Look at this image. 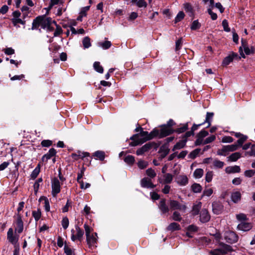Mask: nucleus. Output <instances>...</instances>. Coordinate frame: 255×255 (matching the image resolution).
I'll use <instances>...</instances> for the list:
<instances>
[{
  "mask_svg": "<svg viewBox=\"0 0 255 255\" xmlns=\"http://www.w3.org/2000/svg\"><path fill=\"white\" fill-rule=\"evenodd\" d=\"M188 129V124L184 125L182 127L177 128L174 131L179 133L185 131Z\"/></svg>",
  "mask_w": 255,
  "mask_h": 255,
  "instance_id": "56",
  "label": "nucleus"
},
{
  "mask_svg": "<svg viewBox=\"0 0 255 255\" xmlns=\"http://www.w3.org/2000/svg\"><path fill=\"white\" fill-rule=\"evenodd\" d=\"M233 138L230 136H225L222 139V142L223 143H231L233 141Z\"/></svg>",
  "mask_w": 255,
  "mask_h": 255,
  "instance_id": "58",
  "label": "nucleus"
},
{
  "mask_svg": "<svg viewBox=\"0 0 255 255\" xmlns=\"http://www.w3.org/2000/svg\"><path fill=\"white\" fill-rule=\"evenodd\" d=\"M69 222L68 218L67 217H65L62 219L61 224L62 226V227L64 229H66L69 226Z\"/></svg>",
  "mask_w": 255,
  "mask_h": 255,
  "instance_id": "51",
  "label": "nucleus"
},
{
  "mask_svg": "<svg viewBox=\"0 0 255 255\" xmlns=\"http://www.w3.org/2000/svg\"><path fill=\"white\" fill-rule=\"evenodd\" d=\"M84 48H88L91 46L90 39L89 37H85L82 41Z\"/></svg>",
  "mask_w": 255,
  "mask_h": 255,
  "instance_id": "39",
  "label": "nucleus"
},
{
  "mask_svg": "<svg viewBox=\"0 0 255 255\" xmlns=\"http://www.w3.org/2000/svg\"><path fill=\"white\" fill-rule=\"evenodd\" d=\"M11 21L14 26H17V24L18 23L21 24L22 25H24L25 23V21L22 20L20 18H12Z\"/></svg>",
  "mask_w": 255,
  "mask_h": 255,
  "instance_id": "42",
  "label": "nucleus"
},
{
  "mask_svg": "<svg viewBox=\"0 0 255 255\" xmlns=\"http://www.w3.org/2000/svg\"><path fill=\"white\" fill-rule=\"evenodd\" d=\"M224 239L230 244L236 243L239 239L238 236L233 231H228L224 233Z\"/></svg>",
  "mask_w": 255,
  "mask_h": 255,
  "instance_id": "6",
  "label": "nucleus"
},
{
  "mask_svg": "<svg viewBox=\"0 0 255 255\" xmlns=\"http://www.w3.org/2000/svg\"><path fill=\"white\" fill-rule=\"evenodd\" d=\"M140 184L141 187L146 188H153L155 186L152 183L151 179L148 177L142 178L140 181Z\"/></svg>",
  "mask_w": 255,
  "mask_h": 255,
  "instance_id": "12",
  "label": "nucleus"
},
{
  "mask_svg": "<svg viewBox=\"0 0 255 255\" xmlns=\"http://www.w3.org/2000/svg\"><path fill=\"white\" fill-rule=\"evenodd\" d=\"M226 172L228 173H239L241 169L240 166L235 165L234 166H229L226 168Z\"/></svg>",
  "mask_w": 255,
  "mask_h": 255,
  "instance_id": "22",
  "label": "nucleus"
},
{
  "mask_svg": "<svg viewBox=\"0 0 255 255\" xmlns=\"http://www.w3.org/2000/svg\"><path fill=\"white\" fill-rule=\"evenodd\" d=\"M185 14L184 12L182 11H179L176 16L175 18V23H177L180 21H181L182 19H183L184 17Z\"/></svg>",
  "mask_w": 255,
  "mask_h": 255,
  "instance_id": "46",
  "label": "nucleus"
},
{
  "mask_svg": "<svg viewBox=\"0 0 255 255\" xmlns=\"http://www.w3.org/2000/svg\"><path fill=\"white\" fill-rule=\"evenodd\" d=\"M247 136L242 134L237 141V144L240 146H242L243 143L247 139Z\"/></svg>",
  "mask_w": 255,
  "mask_h": 255,
  "instance_id": "50",
  "label": "nucleus"
},
{
  "mask_svg": "<svg viewBox=\"0 0 255 255\" xmlns=\"http://www.w3.org/2000/svg\"><path fill=\"white\" fill-rule=\"evenodd\" d=\"M215 139H216V136L214 135H212L208 137L204 140V141L203 142V144H206L211 143V142H213V141H214L215 140Z\"/></svg>",
  "mask_w": 255,
  "mask_h": 255,
  "instance_id": "54",
  "label": "nucleus"
},
{
  "mask_svg": "<svg viewBox=\"0 0 255 255\" xmlns=\"http://www.w3.org/2000/svg\"><path fill=\"white\" fill-rule=\"evenodd\" d=\"M32 214V216L34 217L36 221H37L40 219L41 216V213L39 209L36 211H33Z\"/></svg>",
  "mask_w": 255,
  "mask_h": 255,
  "instance_id": "45",
  "label": "nucleus"
},
{
  "mask_svg": "<svg viewBox=\"0 0 255 255\" xmlns=\"http://www.w3.org/2000/svg\"><path fill=\"white\" fill-rule=\"evenodd\" d=\"M124 161L127 164L132 165L134 162L135 160L133 156L129 155L125 158Z\"/></svg>",
  "mask_w": 255,
  "mask_h": 255,
  "instance_id": "43",
  "label": "nucleus"
},
{
  "mask_svg": "<svg viewBox=\"0 0 255 255\" xmlns=\"http://www.w3.org/2000/svg\"><path fill=\"white\" fill-rule=\"evenodd\" d=\"M231 199L234 203L239 202L241 199V193L239 191H233L231 194Z\"/></svg>",
  "mask_w": 255,
  "mask_h": 255,
  "instance_id": "21",
  "label": "nucleus"
},
{
  "mask_svg": "<svg viewBox=\"0 0 255 255\" xmlns=\"http://www.w3.org/2000/svg\"><path fill=\"white\" fill-rule=\"evenodd\" d=\"M94 69L100 73H103L104 69L103 67L100 65L99 62H95L93 65Z\"/></svg>",
  "mask_w": 255,
  "mask_h": 255,
  "instance_id": "37",
  "label": "nucleus"
},
{
  "mask_svg": "<svg viewBox=\"0 0 255 255\" xmlns=\"http://www.w3.org/2000/svg\"><path fill=\"white\" fill-rule=\"evenodd\" d=\"M87 244L90 248L96 247V244L97 241V234L93 233L92 235L86 237Z\"/></svg>",
  "mask_w": 255,
  "mask_h": 255,
  "instance_id": "9",
  "label": "nucleus"
},
{
  "mask_svg": "<svg viewBox=\"0 0 255 255\" xmlns=\"http://www.w3.org/2000/svg\"><path fill=\"white\" fill-rule=\"evenodd\" d=\"M214 116L213 113L207 112L206 114V119L205 121L203 123V124L207 123H208V126L207 128L209 127L211 125V122L212 121L213 118Z\"/></svg>",
  "mask_w": 255,
  "mask_h": 255,
  "instance_id": "25",
  "label": "nucleus"
},
{
  "mask_svg": "<svg viewBox=\"0 0 255 255\" xmlns=\"http://www.w3.org/2000/svg\"><path fill=\"white\" fill-rule=\"evenodd\" d=\"M253 226L251 223L242 222L237 226V229L239 230L244 232H247L250 230Z\"/></svg>",
  "mask_w": 255,
  "mask_h": 255,
  "instance_id": "14",
  "label": "nucleus"
},
{
  "mask_svg": "<svg viewBox=\"0 0 255 255\" xmlns=\"http://www.w3.org/2000/svg\"><path fill=\"white\" fill-rule=\"evenodd\" d=\"M84 229H85V233H86V237H87V236H88L89 235H92V233H91V232H92L93 229L90 227H89L86 224H85L84 225Z\"/></svg>",
  "mask_w": 255,
  "mask_h": 255,
  "instance_id": "53",
  "label": "nucleus"
},
{
  "mask_svg": "<svg viewBox=\"0 0 255 255\" xmlns=\"http://www.w3.org/2000/svg\"><path fill=\"white\" fill-rule=\"evenodd\" d=\"M40 25H41V17H37L33 20L31 29L32 30L36 29Z\"/></svg>",
  "mask_w": 255,
  "mask_h": 255,
  "instance_id": "29",
  "label": "nucleus"
},
{
  "mask_svg": "<svg viewBox=\"0 0 255 255\" xmlns=\"http://www.w3.org/2000/svg\"><path fill=\"white\" fill-rule=\"evenodd\" d=\"M40 172V166L39 165H38L33 170L31 174V177L33 179H35Z\"/></svg>",
  "mask_w": 255,
  "mask_h": 255,
  "instance_id": "44",
  "label": "nucleus"
},
{
  "mask_svg": "<svg viewBox=\"0 0 255 255\" xmlns=\"http://www.w3.org/2000/svg\"><path fill=\"white\" fill-rule=\"evenodd\" d=\"M202 207V203L201 202H196L193 206L192 210V214L194 216L198 215L199 211Z\"/></svg>",
  "mask_w": 255,
  "mask_h": 255,
  "instance_id": "19",
  "label": "nucleus"
},
{
  "mask_svg": "<svg viewBox=\"0 0 255 255\" xmlns=\"http://www.w3.org/2000/svg\"><path fill=\"white\" fill-rule=\"evenodd\" d=\"M175 181L179 185L184 186L188 184V179L186 175L181 174L176 177Z\"/></svg>",
  "mask_w": 255,
  "mask_h": 255,
  "instance_id": "10",
  "label": "nucleus"
},
{
  "mask_svg": "<svg viewBox=\"0 0 255 255\" xmlns=\"http://www.w3.org/2000/svg\"><path fill=\"white\" fill-rule=\"evenodd\" d=\"M222 26L224 28V30L226 32L230 31V28L229 27L228 21L226 19H224L222 21Z\"/></svg>",
  "mask_w": 255,
  "mask_h": 255,
  "instance_id": "59",
  "label": "nucleus"
},
{
  "mask_svg": "<svg viewBox=\"0 0 255 255\" xmlns=\"http://www.w3.org/2000/svg\"><path fill=\"white\" fill-rule=\"evenodd\" d=\"M200 26V23L198 22V20H196L192 22L191 25V29L193 30H197L199 29Z\"/></svg>",
  "mask_w": 255,
  "mask_h": 255,
  "instance_id": "48",
  "label": "nucleus"
},
{
  "mask_svg": "<svg viewBox=\"0 0 255 255\" xmlns=\"http://www.w3.org/2000/svg\"><path fill=\"white\" fill-rule=\"evenodd\" d=\"M187 139H184L178 142L173 147V151H175L177 149H180L183 148L186 143Z\"/></svg>",
  "mask_w": 255,
  "mask_h": 255,
  "instance_id": "23",
  "label": "nucleus"
},
{
  "mask_svg": "<svg viewBox=\"0 0 255 255\" xmlns=\"http://www.w3.org/2000/svg\"><path fill=\"white\" fill-rule=\"evenodd\" d=\"M64 253L66 255H74L73 250L67 245L64 246Z\"/></svg>",
  "mask_w": 255,
  "mask_h": 255,
  "instance_id": "52",
  "label": "nucleus"
},
{
  "mask_svg": "<svg viewBox=\"0 0 255 255\" xmlns=\"http://www.w3.org/2000/svg\"><path fill=\"white\" fill-rule=\"evenodd\" d=\"M94 156L96 157L97 159L103 161L105 159V154L104 151L98 150L94 153Z\"/></svg>",
  "mask_w": 255,
  "mask_h": 255,
  "instance_id": "32",
  "label": "nucleus"
},
{
  "mask_svg": "<svg viewBox=\"0 0 255 255\" xmlns=\"http://www.w3.org/2000/svg\"><path fill=\"white\" fill-rule=\"evenodd\" d=\"M146 174L150 178H154L156 176V173L152 168H148L146 170Z\"/></svg>",
  "mask_w": 255,
  "mask_h": 255,
  "instance_id": "36",
  "label": "nucleus"
},
{
  "mask_svg": "<svg viewBox=\"0 0 255 255\" xmlns=\"http://www.w3.org/2000/svg\"><path fill=\"white\" fill-rule=\"evenodd\" d=\"M174 131V130L172 129L171 128H169L165 125L159 130V133L156 136H158L159 138H162L170 135Z\"/></svg>",
  "mask_w": 255,
  "mask_h": 255,
  "instance_id": "8",
  "label": "nucleus"
},
{
  "mask_svg": "<svg viewBox=\"0 0 255 255\" xmlns=\"http://www.w3.org/2000/svg\"><path fill=\"white\" fill-rule=\"evenodd\" d=\"M98 45L103 49H108L111 46L112 43L110 41H105L104 42H99Z\"/></svg>",
  "mask_w": 255,
  "mask_h": 255,
  "instance_id": "31",
  "label": "nucleus"
},
{
  "mask_svg": "<svg viewBox=\"0 0 255 255\" xmlns=\"http://www.w3.org/2000/svg\"><path fill=\"white\" fill-rule=\"evenodd\" d=\"M198 228L194 225H191L187 227L188 232L186 233V235L188 237H191L190 235V232H195L197 231Z\"/></svg>",
  "mask_w": 255,
  "mask_h": 255,
  "instance_id": "40",
  "label": "nucleus"
},
{
  "mask_svg": "<svg viewBox=\"0 0 255 255\" xmlns=\"http://www.w3.org/2000/svg\"><path fill=\"white\" fill-rule=\"evenodd\" d=\"M56 153V151L54 148H51L49 149L48 153L44 154L42 157V160L43 162H47L52 156H54Z\"/></svg>",
  "mask_w": 255,
  "mask_h": 255,
  "instance_id": "16",
  "label": "nucleus"
},
{
  "mask_svg": "<svg viewBox=\"0 0 255 255\" xmlns=\"http://www.w3.org/2000/svg\"><path fill=\"white\" fill-rule=\"evenodd\" d=\"M241 156V154L240 152H235L232 153L231 155H230L228 158V160L230 161H236L238 159H239Z\"/></svg>",
  "mask_w": 255,
  "mask_h": 255,
  "instance_id": "28",
  "label": "nucleus"
},
{
  "mask_svg": "<svg viewBox=\"0 0 255 255\" xmlns=\"http://www.w3.org/2000/svg\"><path fill=\"white\" fill-rule=\"evenodd\" d=\"M237 56V54L233 53L232 54L226 57L223 60L222 65L225 66L228 65L231 62L233 61L234 58Z\"/></svg>",
  "mask_w": 255,
  "mask_h": 255,
  "instance_id": "17",
  "label": "nucleus"
},
{
  "mask_svg": "<svg viewBox=\"0 0 255 255\" xmlns=\"http://www.w3.org/2000/svg\"><path fill=\"white\" fill-rule=\"evenodd\" d=\"M173 176L170 173H166L163 175V180L165 183H170L173 180Z\"/></svg>",
  "mask_w": 255,
  "mask_h": 255,
  "instance_id": "34",
  "label": "nucleus"
},
{
  "mask_svg": "<svg viewBox=\"0 0 255 255\" xmlns=\"http://www.w3.org/2000/svg\"><path fill=\"white\" fill-rule=\"evenodd\" d=\"M204 173V171L201 168L196 169L193 173V176L196 178H200L202 177Z\"/></svg>",
  "mask_w": 255,
  "mask_h": 255,
  "instance_id": "35",
  "label": "nucleus"
},
{
  "mask_svg": "<svg viewBox=\"0 0 255 255\" xmlns=\"http://www.w3.org/2000/svg\"><path fill=\"white\" fill-rule=\"evenodd\" d=\"M183 8L185 11L188 13L190 16L194 15V10L192 5L189 2H185L183 4Z\"/></svg>",
  "mask_w": 255,
  "mask_h": 255,
  "instance_id": "18",
  "label": "nucleus"
},
{
  "mask_svg": "<svg viewBox=\"0 0 255 255\" xmlns=\"http://www.w3.org/2000/svg\"><path fill=\"white\" fill-rule=\"evenodd\" d=\"M236 218L238 221H241V222H244L248 219L246 215L244 213L237 214L236 215Z\"/></svg>",
  "mask_w": 255,
  "mask_h": 255,
  "instance_id": "47",
  "label": "nucleus"
},
{
  "mask_svg": "<svg viewBox=\"0 0 255 255\" xmlns=\"http://www.w3.org/2000/svg\"><path fill=\"white\" fill-rule=\"evenodd\" d=\"M243 46L244 49V51L247 55H250L254 53L255 48L254 46H251L249 47L247 44H243Z\"/></svg>",
  "mask_w": 255,
  "mask_h": 255,
  "instance_id": "26",
  "label": "nucleus"
},
{
  "mask_svg": "<svg viewBox=\"0 0 255 255\" xmlns=\"http://www.w3.org/2000/svg\"><path fill=\"white\" fill-rule=\"evenodd\" d=\"M89 155L90 154L88 152H84L78 151L77 152L73 153L71 154V156L74 160H78L81 158H83L87 156H89Z\"/></svg>",
  "mask_w": 255,
  "mask_h": 255,
  "instance_id": "15",
  "label": "nucleus"
},
{
  "mask_svg": "<svg viewBox=\"0 0 255 255\" xmlns=\"http://www.w3.org/2000/svg\"><path fill=\"white\" fill-rule=\"evenodd\" d=\"M51 19L50 18H47L43 19L41 17V26L43 28H45L46 26H49L51 24Z\"/></svg>",
  "mask_w": 255,
  "mask_h": 255,
  "instance_id": "33",
  "label": "nucleus"
},
{
  "mask_svg": "<svg viewBox=\"0 0 255 255\" xmlns=\"http://www.w3.org/2000/svg\"><path fill=\"white\" fill-rule=\"evenodd\" d=\"M19 239V235L16 233L13 234V230L10 228L8 229L7 233V239L9 243L12 245H15L18 242Z\"/></svg>",
  "mask_w": 255,
  "mask_h": 255,
  "instance_id": "7",
  "label": "nucleus"
},
{
  "mask_svg": "<svg viewBox=\"0 0 255 255\" xmlns=\"http://www.w3.org/2000/svg\"><path fill=\"white\" fill-rule=\"evenodd\" d=\"M170 209L172 210H179L185 212L187 209V206L184 203H181L175 200H170L169 202Z\"/></svg>",
  "mask_w": 255,
  "mask_h": 255,
  "instance_id": "2",
  "label": "nucleus"
},
{
  "mask_svg": "<svg viewBox=\"0 0 255 255\" xmlns=\"http://www.w3.org/2000/svg\"><path fill=\"white\" fill-rule=\"evenodd\" d=\"M255 146L253 145L251 147V150L246 152V155H249L251 156H255Z\"/></svg>",
  "mask_w": 255,
  "mask_h": 255,
  "instance_id": "61",
  "label": "nucleus"
},
{
  "mask_svg": "<svg viewBox=\"0 0 255 255\" xmlns=\"http://www.w3.org/2000/svg\"><path fill=\"white\" fill-rule=\"evenodd\" d=\"M220 249L222 255L228 254L233 251L231 246L225 244H223L220 248Z\"/></svg>",
  "mask_w": 255,
  "mask_h": 255,
  "instance_id": "20",
  "label": "nucleus"
},
{
  "mask_svg": "<svg viewBox=\"0 0 255 255\" xmlns=\"http://www.w3.org/2000/svg\"><path fill=\"white\" fill-rule=\"evenodd\" d=\"M14 217L15 218V221L13 224L16 226L14 229L15 233L20 234L22 232L24 228L21 216L20 214L17 213Z\"/></svg>",
  "mask_w": 255,
  "mask_h": 255,
  "instance_id": "5",
  "label": "nucleus"
},
{
  "mask_svg": "<svg viewBox=\"0 0 255 255\" xmlns=\"http://www.w3.org/2000/svg\"><path fill=\"white\" fill-rule=\"evenodd\" d=\"M192 189L194 193H200L202 191V187L199 184L194 183L192 185Z\"/></svg>",
  "mask_w": 255,
  "mask_h": 255,
  "instance_id": "41",
  "label": "nucleus"
},
{
  "mask_svg": "<svg viewBox=\"0 0 255 255\" xmlns=\"http://www.w3.org/2000/svg\"><path fill=\"white\" fill-rule=\"evenodd\" d=\"M136 5L138 7H146L147 4L144 0H139L136 2Z\"/></svg>",
  "mask_w": 255,
  "mask_h": 255,
  "instance_id": "64",
  "label": "nucleus"
},
{
  "mask_svg": "<svg viewBox=\"0 0 255 255\" xmlns=\"http://www.w3.org/2000/svg\"><path fill=\"white\" fill-rule=\"evenodd\" d=\"M200 151V149H196L192 151L190 154H189V157L191 158L194 159L195 158L199 153Z\"/></svg>",
  "mask_w": 255,
  "mask_h": 255,
  "instance_id": "57",
  "label": "nucleus"
},
{
  "mask_svg": "<svg viewBox=\"0 0 255 255\" xmlns=\"http://www.w3.org/2000/svg\"><path fill=\"white\" fill-rule=\"evenodd\" d=\"M137 165L140 169H144L147 166L148 162L145 161L140 160L137 162Z\"/></svg>",
  "mask_w": 255,
  "mask_h": 255,
  "instance_id": "49",
  "label": "nucleus"
},
{
  "mask_svg": "<svg viewBox=\"0 0 255 255\" xmlns=\"http://www.w3.org/2000/svg\"><path fill=\"white\" fill-rule=\"evenodd\" d=\"M255 175V170H246L245 172V175L248 177H251ZM255 182V181H254Z\"/></svg>",
  "mask_w": 255,
  "mask_h": 255,
  "instance_id": "62",
  "label": "nucleus"
},
{
  "mask_svg": "<svg viewBox=\"0 0 255 255\" xmlns=\"http://www.w3.org/2000/svg\"><path fill=\"white\" fill-rule=\"evenodd\" d=\"M212 164L215 168H222L225 164L224 162L218 159H214Z\"/></svg>",
  "mask_w": 255,
  "mask_h": 255,
  "instance_id": "27",
  "label": "nucleus"
},
{
  "mask_svg": "<svg viewBox=\"0 0 255 255\" xmlns=\"http://www.w3.org/2000/svg\"><path fill=\"white\" fill-rule=\"evenodd\" d=\"M159 133V130L154 129L150 133L146 131L141 130L139 133L133 135L130 139L133 140L131 143L132 146H136L142 144L147 140H150L156 137Z\"/></svg>",
  "mask_w": 255,
  "mask_h": 255,
  "instance_id": "1",
  "label": "nucleus"
},
{
  "mask_svg": "<svg viewBox=\"0 0 255 255\" xmlns=\"http://www.w3.org/2000/svg\"><path fill=\"white\" fill-rule=\"evenodd\" d=\"M180 229V227L179 224L176 223L175 222L171 223L169 225V226L167 227L166 230L169 231H174L176 230H179Z\"/></svg>",
  "mask_w": 255,
  "mask_h": 255,
  "instance_id": "24",
  "label": "nucleus"
},
{
  "mask_svg": "<svg viewBox=\"0 0 255 255\" xmlns=\"http://www.w3.org/2000/svg\"><path fill=\"white\" fill-rule=\"evenodd\" d=\"M182 45V38H180L176 42L175 50L176 51L179 50Z\"/></svg>",
  "mask_w": 255,
  "mask_h": 255,
  "instance_id": "63",
  "label": "nucleus"
},
{
  "mask_svg": "<svg viewBox=\"0 0 255 255\" xmlns=\"http://www.w3.org/2000/svg\"><path fill=\"white\" fill-rule=\"evenodd\" d=\"M210 219V216L206 209H203L200 213V221L203 223L208 222Z\"/></svg>",
  "mask_w": 255,
  "mask_h": 255,
  "instance_id": "11",
  "label": "nucleus"
},
{
  "mask_svg": "<svg viewBox=\"0 0 255 255\" xmlns=\"http://www.w3.org/2000/svg\"><path fill=\"white\" fill-rule=\"evenodd\" d=\"M75 227V230L72 229L71 231V240L75 241L76 240H78L79 241H81L84 235V231L78 225H76Z\"/></svg>",
  "mask_w": 255,
  "mask_h": 255,
  "instance_id": "4",
  "label": "nucleus"
},
{
  "mask_svg": "<svg viewBox=\"0 0 255 255\" xmlns=\"http://www.w3.org/2000/svg\"><path fill=\"white\" fill-rule=\"evenodd\" d=\"M51 194L53 197H56L61 191V185L59 179L56 177L51 180Z\"/></svg>",
  "mask_w": 255,
  "mask_h": 255,
  "instance_id": "3",
  "label": "nucleus"
},
{
  "mask_svg": "<svg viewBox=\"0 0 255 255\" xmlns=\"http://www.w3.org/2000/svg\"><path fill=\"white\" fill-rule=\"evenodd\" d=\"M213 171H208L205 176V180L207 182H210L212 181L213 178Z\"/></svg>",
  "mask_w": 255,
  "mask_h": 255,
  "instance_id": "55",
  "label": "nucleus"
},
{
  "mask_svg": "<svg viewBox=\"0 0 255 255\" xmlns=\"http://www.w3.org/2000/svg\"><path fill=\"white\" fill-rule=\"evenodd\" d=\"M208 132L205 130H202L198 134V139L196 142H200L202 140L203 138L208 135Z\"/></svg>",
  "mask_w": 255,
  "mask_h": 255,
  "instance_id": "30",
  "label": "nucleus"
},
{
  "mask_svg": "<svg viewBox=\"0 0 255 255\" xmlns=\"http://www.w3.org/2000/svg\"><path fill=\"white\" fill-rule=\"evenodd\" d=\"M228 148V150L229 151H234L238 149L239 146L237 144V143L231 144V145H227Z\"/></svg>",
  "mask_w": 255,
  "mask_h": 255,
  "instance_id": "60",
  "label": "nucleus"
},
{
  "mask_svg": "<svg viewBox=\"0 0 255 255\" xmlns=\"http://www.w3.org/2000/svg\"><path fill=\"white\" fill-rule=\"evenodd\" d=\"M172 219L174 221L180 222L182 218L181 214L178 211H175L172 214Z\"/></svg>",
  "mask_w": 255,
  "mask_h": 255,
  "instance_id": "38",
  "label": "nucleus"
},
{
  "mask_svg": "<svg viewBox=\"0 0 255 255\" xmlns=\"http://www.w3.org/2000/svg\"><path fill=\"white\" fill-rule=\"evenodd\" d=\"M158 207L163 214L168 213L170 210V208L167 205L164 199H162L159 201Z\"/></svg>",
  "mask_w": 255,
  "mask_h": 255,
  "instance_id": "13",
  "label": "nucleus"
}]
</instances>
